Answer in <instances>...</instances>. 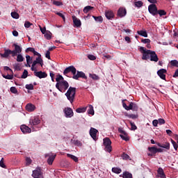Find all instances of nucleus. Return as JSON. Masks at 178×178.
<instances>
[{
	"label": "nucleus",
	"mask_w": 178,
	"mask_h": 178,
	"mask_svg": "<svg viewBox=\"0 0 178 178\" xmlns=\"http://www.w3.org/2000/svg\"><path fill=\"white\" fill-rule=\"evenodd\" d=\"M105 16L108 20H112L115 18V13L111 10H107L105 11Z\"/></svg>",
	"instance_id": "obj_17"
},
{
	"label": "nucleus",
	"mask_w": 178,
	"mask_h": 178,
	"mask_svg": "<svg viewBox=\"0 0 178 178\" xmlns=\"http://www.w3.org/2000/svg\"><path fill=\"white\" fill-rule=\"evenodd\" d=\"M93 18L95 19V22H99L100 23H102V22L104 21V19L101 16H99V17L93 16Z\"/></svg>",
	"instance_id": "obj_41"
},
{
	"label": "nucleus",
	"mask_w": 178,
	"mask_h": 178,
	"mask_svg": "<svg viewBox=\"0 0 178 178\" xmlns=\"http://www.w3.org/2000/svg\"><path fill=\"white\" fill-rule=\"evenodd\" d=\"M31 26H33V24H31V22H29V21H26L24 23V27H26V29H29L30 28Z\"/></svg>",
	"instance_id": "obj_51"
},
{
	"label": "nucleus",
	"mask_w": 178,
	"mask_h": 178,
	"mask_svg": "<svg viewBox=\"0 0 178 178\" xmlns=\"http://www.w3.org/2000/svg\"><path fill=\"white\" fill-rule=\"evenodd\" d=\"M27 76H29V72L25 70L21 76V79H27Z\"/></svg>",
	"instance_id": "obj_46"
},
{
	"label": "nucleus",
	"mask_w": 178,
	"mask_h": 178,
	"mask_svg": "<svg viewBox=\"0 0 178 178\" xmlns=\"http://www.w3.org/2000/svg\"><path fill=\"white\" fill-rule=\"evenodd\" d=\"M45 156H49L47 163H49V165H52V163H54V161H55V158H56V154L50 153L49 154H47Z\"/></svg>",
	"instance_id": "obj_19"
},
{
	"label": "nucleus",
	"mask_w": 178,
	"mask_h": 178,
	"mask_svg": "<svg viewBox=\"0 0 178 178\" xmlns=\"http://www.w3.org/2000/svg\"><path fill=\"white\" fill-rule=\"evenodd\" d=\"M3 79H6L7 80H13V75L7 74V75H2Z\"/></svg>",
	"instance_id": "obj_43"
},
{
	"label": "nucleus",
	"mask_w": 178,
	"mask_h": 178,
	"mask_svg": "<svg viewBox=\"0 0 178 178\" xmlns=\"http://www.w3.org/2000/svg\"><path fill=\"white\" fill-rule=\"evenodd\" d=\"M13 47H15V49L12 50V56L15 57L18 54H22V47L17 44H14Z\"/></svg>",
	"instance_id": "obj_11"
},
{
	"label": "nucleus",
	"mask_w": 178,
	"mask_h": 178,
	"mask_svg": "<svg viewBox=\"0 0 178 178\" xmlns=\"http://www.w3.org/2000/svg\"><path fill=\"white\" fill-rule=\"evenodd\" d=\"M44 38L47 40H51V38H52V33H51L49 31H47L44 33Z\"/></svg>",
	"instance_id": "obj_31"
},
{
	"label": "nucleus",
	"mask_w": 178,
	"mask_h": 178,
	"mask_svg": "<svg viewBox=\"0 0 178 178\" xmlns=\"http://www.w3.org/2000/svg\"><path fill=\"white\" fill-rule=\"evenodd\" d=\"M103 147L106 152H112V141L109 138H105L103 140Z\"/></svg>",
	"instance_id": "obj_4"
},
{
	"label": "nucleus",
	"mask_w": 178,
	"mask_h": 178,
	"mask_svg": "<svg viewBox=\"0 0 178 178\" xmlns=\"http://www.w3.org/2000/svg\"><path fill=\"white\" fill-rule=\"evenodd\" d=\"M65 95L71 104L74 102V98L76 97V88L70 87L65 93Z\"/></svg>",
	"instance_id": "obj_3"
},
{
	"label": "nucleus",
	"mask_w": 178,
	"mask_h": 178,
	"mask_svg": "<svg viewBox=\"0 0 178 178\" xmlns=\"http://www.w3.org/2000/svg\"><path fill=\"white\" fill-rule=\"evenodd\" d=\"M171 143H172L175 151H177V148H178L177 143L175 140H173V139H171Z\"/></svg>",
	"instance_id": "obj_49"
},
{
	"label": "nucleus",
	"mask_w": 178,
	"mask_h": 178,
	"mask_svg": "<svg viewBox=\"0 0 178 178\" xmlns=\"http://www.w3.org/2000/svg\"><path fill=\"white\" fill-rule=\"evenodd\" d=\"M120 176L123 178H133V175L127 171L124 172L122 175Z\"/></svg>",
	"instance_id": "obj_25"
},
{
	"label": "nucleus",
	"mask_w": 178,
	"mask_h": 178,
	"mask_svg": "<svg viewBox=\"0 0 178 178\" xmlns=\"http://www.w3.org/2000/svg\"><path fill=\"white\" fill-rule=\"evenodd\" d=\"M118 132L120 134V138L124 140V141H129L130 140V137H129V134H127L123 128L120 127L118 128Z\"/></svg>",
	"instance_id": "obj_8"
},
{
	"label": "nucleus",
	"mask_w": 178,
	"mask_h": 178,
	"mask_svg": "<svg viewBox=\"0 0 178 178\" xmlns=\"http://www.w3.org/2000/svg\"><path fill=\"white\" fill-rule=\"evenodd\" d=\"M87 111V106L86 107H80L76 109V112L77 113H84Z\"/></svg>",
	"instance_id": "obj_27"
},
{
	"label": "nucleus",
	"mask_w": 178,
	"mask_h": 178,
	"mask_svg": "<svg viewBox=\"0 0 178 178\" xmlns=\"http://www.w3.org/2000/svg\"><path fill=\"white\" fill-rule=\"evenodd\" d=\"M88 58L90 59V60H95V59H97V57L92 54L88 55Z\"/></svg>",
	"instance_id": "obj_54"
},
{
	"label": "nucleus",
	"mask_w": 178,
	"mask_h": 178,
	"mask_svg": "<svg viewBox=\"0 0 178 178\" xmlns=\"http://www.w3.org/2000/svg\"><path fill=\"white\" fill-rule=\"evenodd\" d=\"M88 115H91V116H94V114H95L94 107L91 104L88 105Z\"/></svg>",
	"instance_id": "obj_26"
},
{
	"label": "nucleus",
	"mask_w": 178,
	"mask_h": 178,
	"mask_svg": "<svg viewBox=\"0 0 178 178\" xmlns=\"http://www.w3.org/2000/svg\"><path fill=\"white\" fill-rule=\"evenodd\" d=\"M26 165H31V159H30L29 157H26Z\"/></svg>",
	"instance_id": "obj_60"
},
{
	"label": "nucleus",
	"mask_w": 178,
	"mask_h": 178,
	"mask_svg": "<svg viewBox=\"0 0 178 178\" xmlns=\"http://www.w3.org/2000/svg\"><path fill=\"white\" fill-rule=\"evenodd\" d=\"M24 60V58L22 54H18L17 56V62H23Z\"/></svg>",
	"instance_id": "obj_40"
},
{
	"label": "nucleus",
	"mask_w": 178,
	"mask_h": 178,
	"mask_svg": "<svg viewBox=\"0 0 178 178\" xmlns=\"http://www.w3.org/2000/svg\"><path fill=\"white\" fill-rule=\"evenodd\" d=\"M34 75L36 77H38L39 79H45V77H47L48 74H46V72H42V71H34Z\"/></svg>",
	"instance_id": "obj_18"
},
{
	"label": "nucleus",
	"mask_w": 178,
	"mask_h": 178,
	"mask_svg": "<svg viewBox=\"0 0 178 178\" xmlns=\"http://www.w3.org/2000/svg\"><path fill=\"white\" fill-rule=\"evenodd\" d=\"M159 124H165V122L163 118H160L158 120Z\"/></svg>",
	"instance_id": "obj_61"
},
{
	"label": "nucleus",
	"mask_w": 178,
	"mask_h": 178,
	"mask_svg": "<svg viewBox=\"0 0 178 178\" xmlns=\"http://www.w3.org/2000/svg\"><path fill=\"white\" fill-rule=\"evenodd\" d=\"M149 13L153 16H156L158 15V8L155 4H150L148 6Z\"/></svg>",
	"instance_id": "obj_9"
},
{
	"label": "nucleus",
	"mask_w": 178,
	"mask_h": 178,
	"mask_svg": "<svg viewBox=\"0 0 178 178\" xmlns=\"http://www.w3.org/2000/svg\"><path fill=\"white\" fill-rule=\"evenodd\" d=\"M25 87H26V90H34V86L32 83L27 84V85H26Z\"/></svg>",
	"instance_id": "obj_52"
},
{
	"label": "nucleus",
	"mask_w": 178,
	"mask_h": 178,
	"mask_svg": "<svg viewBox=\"0 0 178 178\" xmlns=\"http://www.w3.org/2000/svg\"><path fill=\"white\" fill-rule=\"evenodd\" d=\"M10 91L13 93V94H18V91L17 89L16 88V87H11L10 88Z\"/></svg>",
	"instance_id": "obj_45"
},
{
	"label": "nucleus",
	"mask_w": 178,
	"mask_h": 178,
	"mask_svg": "<svg viewBox=\"0 0 178 178\" xmlns=\"http://www.w3.org/2000/svg\"><path fill=\"white\" fill-rule=\"evenodd\" d=\"M158 124H159L158 120H153L152 124L154 127H158Z\"/></svg>",
	"instance_id": "obj_62"
},
{
	"label": "nucleus",
	"mask_w": 178,
	"mask_h": 178,
	"mask_svg": "<svg viewBox=\"0 0 178 178\" xmlns=\"http://www.w3.org/2000/svg\"><path fill=\"white\" fill-rule=\"evenodd\" d=\"M138 35H142V37H148V33L145 31H138Z\"/></svg>",
	"instance_id": "obj_33"
},
{
	"label": "nucleus",
	"mask_w": 178,
	"mask_h": 178,
	"mask_svg": "<svg viewBox=\"0 0 178 178\" xmlns=\"http://www.w3.org/2000/svg\"><path fill=\"white\" fill-rule=\"evenodd\" d=\"M112 172L113 173H116L117 175H119L120 173H122V169L120 168L114 167L112 168Z\"/></svg>",
	"instance_id": "obj_32"
},
{
	"label": "nucleus",
	"mask_w": 178,
	"mask_h": 178,
	"mask_svg": "<svg viewBox=\"0 0 178 178\" xmlns=\"http://www.w3.org/2000/svg\"><path fill=\"white\" fill-rule=\"evenodd\" d=\"M166 73H168V71L165 69H161L157 72L158 76L162 80H166Z\"/></svg>",
	"instance_id": "obj_14"
},
{
	"label": "nucleus",
	"mask_w": 178,
	"mask_h": 178,
	"mask_svg": "<svg viewBox=\"0 0 178 178\" xmlns=\"http://www.w3.org/2000/svg\"><path fill=\"white\" fill-rule=\"evenodd\" d=\"M52 3L53 5H55V6H62V5H63L62 1H56V0H54Z\"/></svg>",
	"instance_id": "obj_39"
},
{
	"label": "nucleus",
	"mask_w": 178,
	"mask_h": 178,
	"mask_svg": "<svg viewBox=\"0 0 178 178\" xmlns=\"http://www.w3.org/2000/svg\"><path fill=\"white\" fill-rule=\"evenodd\" d=\"M63 112L67 118H73L74 113H73V109L70 107H66L64 108Z\"/></svg>",
	"instance_id": "obj_12"
},
{
	"label": "nucleus",
	"mask_w": 178,
	"mask_h": 178,
	"mask_svg": "<svg viewBox=\"0 0 178 178\" xmlns=\"http://www.w3.org/2000/svg\"><path fill=\"white\" fill-rule=\"evenodd\" d=\"M92 9H94V7H92L91 6H87L83 8V13H88L91 12V10H92Z\"/></svg>",
	"instance_id": "obj_29"
},
{
	"label": "nucleus",
	"mask_w": 178,
	"mask_h": 178,
	"mask_svg": "<svg viewBox=\"0 0 178 178\" xmlns=\"http://www.w3.org/2000/svg\"><path fill=\"white\" fill-rule=\"evenodd\" d=\"M122 106L126 111H134L136 112L138 111V106L133 102H131L129 106L126 103H122Z\"/></svg>",
	"instance_id": "obj_7"
},
{
	"label": "nucleus",
	"mask_w": 178,
	"mask_h": 178,
	"mask_svg": "<svg viewBox=\"0 0 178 178\" xmlns=\"http://www.w3.org/2000/svg\"><path fill=\"white\" fill-rule=\"evenodd\" d=\"M9 55H12V50L6 49H4V54H0L1 57L5 58H9Z\"/></svg>",
	"instance_id": "obj_22"
},
{
	"label": "nucleus",
	"mask_w": 178,
	"mask_h": 178,
	"mask_svg": "<svg viewBox=\"0 0 178 178\" xmlns=\"http://www.w3.org/2000/svg\"><path fill=\"white\" fill-rule=\"evenodd\" d=\"M140 52L143 54L142 59L143 60H147L149 59L152 62H158L159 60V58H158V55L154 51L147 50L145 47H140L139 49Z\"/></svg>",
	"instance_id": "obj_1"
},
{
	"label": "nucleus",
	"mask_w": 178,
	"mask_h": 178,
	"mask_svg": "<svg viewBox=\"0 0 178 178\" xmlns=\"http://www.w3.org/2000/svg\"><path fill=\"white\" fill-rule=\"evenodd\" d=\"M26 109L28 112H33V111H35V106L31 104H28L26 106Z\"/></svg>",
	"instance_id": "obj_24"
},
{
	"label": "nucleus",
	"mask_w": 178,
	"mask_h": 178,
	"mask_svg": "<svg viewBox=\"0 0 178 178\" xmlns=\"http://www.w3.org/2000/svg\"><path fill=\"white\" fill-rule=\"evenodd\" d=\"M138 118V115L136 114H129V119H137Z\"/></svg>",
	"instance_id": "obj_57"
},
{
	"label": "nucleus",
	"mask_w": 178,
	"mask_h": 178,
	"mask_svg": "<svg viewBox=\"0 0 178 178\" xmlns=\"http://www.w3.org/2000/svg\"><path fill=\"white\" fill-rule=\"evenodd\" d=\"M144 3L141 1H135L134 5L136 6V8H141L143 6Z\"/></svg>",
	"instance_id": "obj_38"
},
{
	"label": "nucleus",
	"mask_w": 178,
	"mask_h": 178,
	"mask_svg": "<svg viewBox=\"0 0 178 178\" xmlns=\"http://www.w3.org/2000/svg\"><path fill=\"white\" fill-rule=\"evenodd\" d=\"M36 65H40L41 67L44 66V61L42 60V58L40 56H38L36 58L35 60H34L32 63V66L31 70L32 72H37V67H35Z\"/></svg>",
	"instance_id": "obj_6"
},
{
	"label": "nucleus",
	"mask_w": 178,
	"mask_h": 178,
	"mask_svg": "<svg viewBox=\"0 0 178 178\" xmlns=\"http://www.w3.org/2000/svg\"><path fill=\"white\" fill-rule=\"evenodd\" d=\"M141 42L143 44H151V40L149 39H142Z\"/></svg>",
	"instance_id": "obj_55"
},
{
	"label": "nucleus",
	"mask_w": 178,
	"mask_h": 178,
	"mask_svg": "<svg viewBox=\"0 0 178 178\" xmlns=\"http://www.w3.org/2000/svg\"><path fill=\"white\" fill-rule=\"evenodd\" d=\"M20 130L23 133V134H29L31 133V128L29 127V126L26 124L21 125Z\"/></svg>",
	"instance_id": "obj_13"
},
{
	"label": "nucleus",
	"mask_w": 178,
	"mask_h": 178,
	"mask_svg": "<svg viewBox=\"0 0 178 178\" xmlns=\"http://www.w3.org/2000/svg\"><path fill=\"white\" fill-rule=\"evenodd\" d=\"M157 15H159V16H165L166 15V11L164 10H157Z\"/></svg>",
	"instance_id": "obj_37"
},
{
	"label": "nucleus",
	"mask_w": 178,
	"mask_h": 178,
	"mask_svg": "<svg viewBox=\"0 0 178 178\" xmlns=\"http://www.w3.org/2000/svg\"><path fill=\"white\" fill-rule=\"evenodd\" d=\"M56 81H57V83H61V81H65L63 80V76H62V75H57L56 78Z\"/></svg>",
	"instance_id": "obj_36"
},
{
	"label": "nucleus",
	"mask_w": 178,
	"mask_h": 178,
	"mask_svg": "<svg viewBox=\"0 0 178 178\" xmlns=\"http://www.w3.org/2000/svg\"><path fill=\"white\" fill-rule=\"evenodd\" d=\"M67 158H70L71 159H72V161H74V162H79V158H77V156L74 155L67 154Z\"/></svg>",
	"instance_id": "obj_30"
},
{
	"label": "nucleus",
	"mask_w": 178,
	"mask_h": 178,
	"mask_svg": "<svg viewBox=\"0 0 178 178\" xmlns=\"http://www.w3.org/2000/svg\"><path fill=\"white\" fill-rule=\"evenodd\" d=\"M129 123L131 124V130H137V126H136V124H134V122L130 121Z\"/></svg>",
	"instance_id": "obj_53"
},
{
	"label": "nucleus",
	"mask_w": 178,
	"mask_h": 178,
	"mask_svg": "<svg viewBox=\"0 0 178 178\" xmlns=\"http://www.w3.org/2000/svg\"><path fill=\"white\" fill-rule=\"evenodd\" d=\"M72 20H73V23L74 24V27H81V21H80L79 19V18H77V17L73 15L72 16Z\"/></svg>",
	"instance_id": "obj_21"
},
{
	"label": "nucleus",
	"mask_w": 178,
	"mask_h": 178,
	"mask_svg": "<svg viewBox=\"0 0 178 178\" xmlns=\"http://www.w3.org/2000/svg\"><path fill=\"white\" fill-rule=\"evenodd\" d=\"M127 12L126 11V8L123 7H120L118 10V16L119 17H124L126 16Z\"/></svg>",
	"instance_id": "obj_20"
},
{
	"label": "nucleus",
	"mask_w": 178,
	"mask_h": 178,
	"mask_svg": "<svg viewBox=\"0 0 178 178\" xmlns=\"http://www.w3.org/2000/svg\"><path fill=\"white\" fill-rule=\"evenodd\" d=\"M172 66H175V67H178V61L177 60H173L170 61Z\"/></svg>",
	"instance_id": "obj_50"
},
{
	"label": "nucleus",
	"mask_w": 178,
	"mask_h": 178,
	"mask_svg": "<svg viewBox=\"0 0 178 178\" xmlns=\"http://www.w3.org/2000/svg\"><path fill=\"white\" fill-rule=\"evenodd\" d=\"M121 156H122V159H124L125 161H127L128 159H130V156H129L126 153H123Z\"/></svg>",
	"instance_id": "obj_44"
},
{
	"label": "nucleus",
	"mask_w": 178,
	"mask_h": 178,
	"mask_svg": "<svg viewBox=\"0 0 178 178\" xmlns=\"http://www.w3.org/2000/svg\"><path fill=\"white\" fill-rule=\"evenodd\" d=\"M90 78L92 79V80H99V76L95 74H90Z\"/></svg>",
	"instance_id": "obj_42"
},
{
	"label": "nucleus",
	"mask_w": 178,
	"mask_h": 178,
	"mask_svg": "<svg viewBox=\"0 0 178 178\" xmlns=\"http://www.w3.org/2000/svg\"><path fill=\"white\" fill-rule=\"evenodd\" d=\"M0 166L1 168H3L4 169L6 168V165H5V163H3V158H2L0 161Z\"/></svg>",
	"instance_id": "obj_59"
},
{
	"label": "nucleus",
	"mask_w": 178,
	"mask_h": 178,
	"mask_svg": "<svg viewBox=\"0 0 178 178\" xmlns=\"http://www.w3.org/2000/svg\"><path fill=\"white\" fill-rule=\"evenodd\" d=\"M54 13H56V15H57L60 17H62L63 20L65 22L66 18L65 17V15L62 13L55 11Z\"/></svg>",
	"instance_id": "obj_47"
},
{
	"label": "nucleus",
	"mask_w": 178,
	"mask_h": 178,
	"mask_svg": "<svg viewBox=\"0 0 178 178\" xmlns=\"http://www.w3.org/2000/svg\"><path fill=\"white\" fill-rule=\"evenodd\" d=\"M29 123L31 127H33V126H38L41 123V120L38 117H35L30 120Z\"/></svg>",
	"instance_id": "obj_15"
},
{
	"label": "nucleus",
	"mask_w": 178,
	"mask_h": 178,
	"mask_svg": "<svg viewBox=\"0 0 178 178\" xmlns=\"http://www.w3.org/2000/svg\"><path fill=\"white\" fill-rule=\"evenodd\" d=\"M32 176L34 178H42V171L40 167L36 168L35 170L33 171Z\"/></svg>",
	"instance_id": "obj_10"
},
{
	"label": "nucleus",
	"mask_w": 178,
	"mask_h": 178,
	"mask_svg": "<svg viewBox=\"0 0 178 178\" xmlns=\"http://www.w3.org/2000/svg\"><path fill=\"white\" fill-rule=\"evenodd\" d=\"M63 73L65 76H67L69 73H72V74H73L72 79H74V80H79V79L80 78L87 79V76H86V74H84V72L77 71V70H76V67H74V66L73 65H70L68 67H66Z\"/></svg>",
	"instance_id": "obj_2"
},
{
	"label": "nucleus",
	"mask_w": 178,
	"mask_h": 178,
	"mask_svg": "<svg viewBox=\"0 0 178 178\" xmlns=\"http://www.w3.org/2000/svg\"><path fill=\"white\" fill-rule=\"evenodd\" d=\"M45 58H47L49 60H51V51H46Z\"/></svg>",
	"instance_id": "obj_58"
},
{
	"label": "nucleus",
	"mask_w": 178,
	"mask_h": 178,
	"mask_svg": "<svg viewBox=\"0 0 178 178\" xmlns=\"http://www.w3.org/2000/svg\"><path fill=\"white\" fill-rule=\"evenodd\" d=\"M39 29L42 34H45L47 33V29L45 27L42 28L41 26L39 25Z\"/></svg>",
	"instance_id": "obj_56"
},
{
	"label": "nucleus",
	"mask_w": 178,
	"mask_h": 178,
	"mask_svg": "<svg viewBox=\"0 0 178 178\" xmlns=\"http://www.w3.org/2000/svg\"><path fill=\"white\" fill-rule=\"evenodd\" d=\"M11 16L13 17V19H19V13L16 12L11 13Z\"/></svg>",
	"instance_id": "obj_48"
},
{
	"label": "nucleus",
	"mask_w": 178,
	"mask_h": 178,
	"mask_svg": "<svg viewBox=\"0 0 178 178\" xmlns=\"http://www.w3.org/2000/svg\"><path fill=\"white\" fill-rule=\"evenodd\" d=\"M162 148H165V149H170V143L169 142H165L162 145Z\"/></svg>",
	"instance_id": "obj_35"
},
{
	"label": "nucleus",
	"mask_w": 178,
	"mask_h": 178,
	"mask_svg": "<svg viewBox=\"0 0 178 178\" xmlns=\"http://www.w3.org/2000/svg\"><path fill=\"white\" fill-rule=\"evenodd\" d=\"M157 176L160 178H166V175H165V171L162 168H159L157 170Z\"/></svg>",
	"instance_id": "obj_23"
},
{
	"label": "nucleus",
	"mask_w": 178,
	"mask_h": 178,
	"mask_svg": "<svg viewBox=\"0 0 178 178\" xmlns=\"http://www.w3.org/2000/svg\"><path fill=\"white\" fill-rule=\"evenodd\" d=\"M98 134V130H97L95 128H90V136L92 137V138L95 140L97 141L98 140V138L97 137V135Z\"/></svg>",
	"instance_id": "obj_16"
},
{
	"label": "nucleus",
	"mask_w": 178,
	"mask_h": 178,
	"mask_svg": "<svg viewBox=\"0 0 178 178\" xmlns=\"http://www.w3.org/2000/svg\"><path fill=\"white\" fill-rule=\"evenodd\" d=\"M156 149H157V148L155 147H148V151H149V152H150L151 154H153L155 155V154H156V152H157Z\"/></svg>",
	"instance_id": "obj_34"
},
{
	"label": "nucleus",
	"mask_w": 178,
	"mask_h": 178,
	"mask_svg": "<svg viewBox=\"0 0 178 178\" xmlns=\"http://www.w3.org/2000/svg\"><path fill=\"white\" fill-rule=\"evenodd\" d=\"M173 77H178V69L175 71Z\"/></svg>",
	"instance_id": "obj_64"
},
{
	"label": "nucleus",
	"mask_w": 178,
	"mask_h": 178,
	"mask_svg": "<svg viewBox=\"0 0 178 178\" xmlns=\"http://www.w3.org/2000/svg\"><path fill=\"white\" fill-rule=\"evenodd\" d=\"M26 63H27V65H29V67H31V63H33V58H31V56L29 55L26 56Z\"/></svg>",
	"instance_id": "obj_28"
},
{
	"label": "nucleus",
	"mask_w": 178,
	"mask_h": 178,
	"mask_svg": "<svg viewBox=\"0 0 178 178\" xmlns=\"http://www.w3.org/2000/svg\"><path fill=\"white\" fill-rule=\"evenodd\" d=\"M124 40H125V41H127V42H128V44H130V42H131V39L129 36H126L124 38Z\"/></svg>",
	"instance_id": "obj_63"
},
{
	"label": "nucleus",
	"mask_w": 178,
	"mask_h": 178,
	"mask_svg": "<svg viewBox=\"0 0 178 178\" xmlns=\"http://www.w3.org/2000/svg\"><path fill=\"white\" fill-rule=\"evenodd\" d=\"M56 87L60 92H65L69 88V83L66 81H62L61 82L57 83Z\"/></svg>",
	"instance_id": "obj_5"
}]
</instances>
